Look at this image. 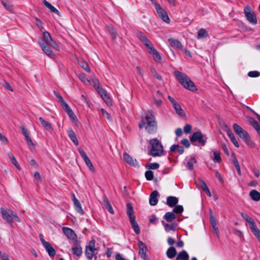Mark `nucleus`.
<instances>
[{
	"mask_svg": "<svg viewBox=\"0 0 260 260\" xmlns=\"http://www.w3.org/2000/svg\"><path fill=\"white\" fill-rule=\"evenodd\" d=\"M165 218L168 222H172L175 219L176 216L173 212H167L164 216Z\"/></svg>",
	"mask_w": 260,
	"mask_h": 260,
	"instance_id": "43",
	"label": "nucleus"
},
{
	"mask_svg": "<svg viewBox=\"0 0 260 260\" xmlns=\"http://www.w3.org/2000/svg\"><path fill=\"white\" fill-rule=\"evenodd\" d=\"M79 153L80 155L81 156L82 158L83 159L84 162L86 164V165L89 168V170L91 171H93L94 170V168L93 167V166L90 161L89 157L86 155V153L83 150H82L81 148H79L78 149Z\"/></svg>",
	"mask_w": 260,
	"mask_h": 260,
	"instance_id": "15",
	"label": "nucleus"
},
{
	"mask_svg": "<svg viewBox=\"0 0 260 260\" xmlns=\"http://www.w3.org/2000/svg\"><path fill=\"white\" fill-rule=\"evenodd\" d=\"M174 75L179 83L185 88L191 91L197 90V88L193 82L186 75L177 71L174 72Z\"/></svg>",
	"mask_w": 260,
	"mask_h": 260,
	"instance_id": "2",
	"label": "nucleus"
},
{
	"mask_svg": "<svg viewBox=\"0 0 260 260\" xmlns=\"http://www.w3.org/2000/svg\"><path fill=\"white\" fill-rule=\"evenodd\" d=\"M62 108L64 109V110L67 112L68 116L70 117L72 120L74 121L76 120V116L68 104L63 106Z\"/></svg>",
	"mask_w": 260,
	"mask_h": 260,
	"instance_id": "24",
	"label": "nucleus"
},
{
	"mask_svg": "<svg viewBox=\"0 0 260 260\" xmlns=\"http://www.w3.org/2000/svg\"><path fill=\"white\" fill-rule=\"evenodd\" d=\"M144 126L145 130L149 134H154L157 131V121L155 115L151 110L147 111L145 115L141 117V122L139 123V127L141 129Z\"/></svg>",
	"mask_w": 260,
	"mask_h": 260,
	"instance_id": "1",
	"label": "nucleus"
},
{
	"mask_svg": "<svg viewBox=\"0 0 260 260\" xmlns=\"http://www.w3.org/2000/svg\"><path fill=\"white\" fill-rule=\"evenodd\" d=\"M166 254L169 258H173L177 254V251L175 248L173 246L169 247L166 252Z\"/></svg>",
	"mask_w": 260,
	"mask_h": 260,
	"instance_id": "31",
	"label": "nucleus"
},
{
	"mask_svg": "<svg viewBox=\"0 0 260 260\" xmlns=\"http://www.w3.org/2000/svg\"><path fill=\"white\" fill-rule=\"evenodd\" d=\"M181 144L186 148H188L190 146V143L187 139H182L181 140Z\"/></svg>",
	"mask_w": 260,
	"mask_h": 260,
	"instance_id": "60",
	"label": "nucleus"
},
{
	"mask_svg": "<svg viewBox=\"0 0 260 260\" xmlns=\"http://www.w3.org/2000/svg\"><path fill=\"white\" fill-rule=\"evenodd\" d=\"M190 140L192 143L198 142L202 146H204L206 142L207 138L201 132H197L192 134Z\"/></svg>",
	"mask_w": 260,
	"mask_h": 260,
	"instance_id": "7",
	"label": "nucleus"
},
{
	"mask_svg": "<svg viewBox=\"0 0 260 260\" xmlns=\"http://www.w3.org/2000/svg\"><path fill=\"white\" fill-rule=\"evenodd\" d=\"M68 134L69 138L72 141L74 144L76 146H78L79 145L78 140L75 135L74 132L72 128H70L68 130Z\"/></svg>",
	"mask_w": 260,
	"mask_h": 260,
	"instance_id": "26",
	"label": "nucleus"
},
{
	"mask_svg": "<svg viewBox=\"0 0 260 260\" xmlns=\"http://www.w3.org/2000/svg\"><path fill=\"white\" fill-rule=\"evenodd\" d=\"M250 229L260 242V231L256 226L255 223L251 225H250Z\"/></svg>",
	"mask_w": 260,
	"mask_h": 260,
	"instance_id": "33",
	"label": "nucleus"
},
{
	"mask_svg": "<svg viewBox=\"0 0 260 260\" xmlns=\"http://www.w3.org/2000/svg\"><path fill=\"white\" fill-rule=\"evenodd\" d=\"M39 120L43 125V126L47 129V130H51L52 129L51 124L48 121H46L43 118L40 117L39 118Z\"/></svg>",
	"mask_w": 260,
	"mask_h": 260,
	"instance_id": "40",
	"label": "nucleus"
},
{
	"mask_svg": "<svg viewBox=\"0 0 260 260\" xmlns=\"http://www.w3.org/2000/svg\"><path fill=\"white\" fill-rule=\"evenodd\" d=\"M104 206L107 210L112 214H114V211L107 198L105 197L103 200Z\"/></svg>",
	"mask_w": 260,
	"mask_h": 260,
	"instance_id": "34",
	"label": "nucleus"
},
{
	"mask_svg": "<svg viewBox=\"0 0 260 260\" xmlns=\"http://www.w3.org/2000/svg\"><path fill=\"white\" fill-rule=\"evenodd\" d=\"M43 245L50 256L53 257L55 255L56 251L49 242L43 241Z\"/></svg>",
	"mask_w": 260,
	"mask_h": 260,
	"instance_id": "18",
	"label": "nucleus"
},
{
	"mask_svg": "<svg viewBox=\"0 0 260 260\" xmlns=\"http://www.w3.org/2000/svg\"><path fill=\"white\" fill-rule=\"evenodd\" d=\"M249 196L254 201L257 202L260 200V193L255 189H253L250 192Z\"/></svg>",
	"mask_w": 260,
	"mask_h": 260,
	"instance_id": "35",
	"label": "nucleus"
},
{
	"mask_svg": "<svg viewBox=\"0 0 260 260\" xmlns=\"http://www.w3.org/2000/svg\"><path fill=\"white\" fill-rule=\"evenodd\" d=\"M244 12L247 20L253 24H255L257 23V19L253 12L249 6L246 7L244 9Z\"/></svg>",
	"mask_w": 260,
	"mask_h": 260,
	"instance_id": "8",
	"label": "nucleus"
},
{
	"mask_svg": "<svg viewBox=\"0 0 260 260\" xmlns=\"http://www.w3.org/2000/svg\"><path fill=\"white\" fill-rule=\"evenodd\" d=\"M129 221L135 233L138 235L140 233V229L139 225L135 220V218L129 220Z\"/></svg>",
	"mask_w": 260,
	"mask_h": 260,
	"instance_id": "38",
	"label": "nucleus"
},
{
	"mask_svg": "<svg viewBox=\"0 0 260 260\" xmlns=\"http://www.w3.org/2000/svg\"><path fill=\"white\" fill-rule=\"evenodd\" d=\"M136 69H137V73L139 75H140L142 77H143L144 76V71L141 68V67H139V66H137L136 67Z\"/></svg>",
	"mask_w": 260,
	"mask_h": 260,
	"instance_id": "63",
	"label": "nucleus"
},
{
	"mask_svg": "<svg viewBox=\"0 0 260 260\" xmlns=\"http://www.w3.org/2000/svg\"><path fill=\"white\" fill-rule=\"evenodd\" d=\"M158 196V192L157 190L153 191L150 195L149 204L151 206H155L158 202L157 196Z\"/></svg>",
	"mask_w": 260,
	"mask_h": 260,
	"instance_id": "20",
	"label": "nucleus"
},
{
	"mask_svg": "<svg viewBox=\"0 0 260 260\" xmlns=\"http://www.w3.org/2000/svg\"><path fill=\"white\" fill-rule=\"evenodd\" d=\"M148 51L152 55L153 59L156 61L158 62L160 60L161 56L158 51L154 48V46L150 48Z\"/></svg>",
	"mask_w": 260,
	"mask_h": 260,
	"instance_id": "23",
	"label": "nucleus"
},
{
	"mask_svg": "<svg viewBox=\"0 0 260 260\" xmlns=\"http://www.w3.org/2000/svg\"><path fill=\"white\" fill-rule=\"evenodd\" d=\"M149 143L151 146L149 152L150 155L154 157H155L160 156L164 154V150L162 146L158 139H151L149 141Z\"/></svg>",
	"mask_w": 260,
	"mask_h": 260,
	"instance_id": "3",
	"label": "nucleus"
},
{
	"mask_svg": "<svg viewBox=\"0 0 260 260\" xmlns=\"http://www.w3.org/2000/svg\"><path fill=\"white\" fill-rule=\"evenodd\" d=\"M192 126L190 124H186L184 127V132L186 134H189L191 132Z\"/></svg>",
	"mask_w": 260,
	"mask_h": 260,
	"instance_id": "58",
	"label": "nucleus"
},
{
	"mask_svg": "<svg viewBox=\"0 0 260 260\" xmlns=\"http://www.w3.org/2000/svg\"><path fill=\"white\" fill-rule=\"evenodd\" d=\"M197 162V160L194 157H191L188 161L186 167L188 169L192 170L193 169V164Z\"/></svg>",
	"mask_w": 260,
	"mask_h": 260,
	"instance_id": "45",
	"label": "nucleus"
},
{
	"mask_svg": "<svg viewBox=\"0 0 260 260\" xmlns=\"http://www.w3.org/2000/svg\"><path fill=\"white\" fill-rule=\"evenodd\" d=\"M3 5L8 10L12 12V7L10 3L5 1L2 2Z\"/></svg>",
	"mask_w": 260,
	"mask_h": 260,
	"instance_id": "56",
	"label": "nucleus"
},
{
	"mask_svg": "<svg viewBox=\"0 0 260 260\" xmlns=\"http://www.w3.org/2000/svg\"><path fill=\"white\" fill-rule=\"evenodd\" d=\"M146 167L149 169L155 170L158 169L159 165L158 163L154 162L147 164Z\"/></svg>",
	"mask_w": 260,
	"mask_h": 260,
	"instance_id": "50",
	"label": "nucleus"
},
{
	"mask_svg": "<svg viewBox=\"0 0 260 260\" xmlns=\"http://www.w3.org/2000/svg\"><path fill=\"white\" fill-rule=\"evenodd\" d=\"M145 175L147 180H152L153 179V174L151 171H147L145 173Z\"/></svg>",
	"mask_w": 260,
	"mask_h": 260,
	"instance_id": "53",
	"label": "nucleus"
},
{
	"mask_svg": "<svg viewBox=\"0 0 260 260\" xmlns=\"http://www.w3.org/2000/svg\"><path fill=\"white\" fill-rule=\"evenodd\" d=\"M248 75L250 77H257L260 75V73L256 71H250L248 73Z\"/></svg>",
	"mask_w": 260,
	"mask_h": 260,
	"instance_id": "57",
	"label": "nucleus"
},
{
	"mask_svg": "<svg viewBox=\"0 0 260 260\" xmlns=\"http://www.w3.org/2000/svg\"><path fill=\"white\" fill-rule=\"evenodd\" d=\"M207 32L205 29L204 28H201L199 30L197 35V38L200 39L201 38L206 37L207 36Z\"/></svg>",
	"mask_w": 260,
	"mask_h": 260,
	"instance_id": "49",
	"label": "nucleus"
},
{
	"mask_svg": "<svg viewBox=\"0 0 260 260\" xmlns=\"http://www.w3.org/2000/svg\"><path fill=\"white\" fill-rule=\"evenodd\" d=\"M168 98L169 100L170 101V102L171 103V104H172L173 107L174 106H175L176 105H177L178 104H179V103L173 98H172L170 95H168Z\"/></svg>",
	"mask_w": 260,
	"mask_h": 260,
	"instance_id": "61",
	"label": "nucleus"
},
{
	"mask_svg": "<svg viewBox=\"0 0 260 260\" xmlns=\"http://www.w3.org/2000/svg\"><path fill=\"white\" fill-rule=\"evenodd\" d=\"M25 139L29 146H34V143L29 135L25 136Z\"/></svg>",
	"mask_w": 260,
	"mask_h": 260,
	"instance_id": "62",
	"label": "nucleus"
},
{
	"mask_svg": "<svg viewBox=\"0 0 260 260\" xmlns=\"http://www.w3.org/2000/svg\"><path fill=\"white\" fill-rule=\"evenodd\" d=\"M137 37L140 40L141 42L145 46L147 51L150 49L151 47H153L152 43L148 40L145 35H144L142 32L139 31L137 34Z\"/></svg>",
	"mask_w": 260,
	"mask_h": 260,
	"instance_id": "12",
	"label": "nucleus"
},
{
	"mask_svg": "<svg viewBox=\"0 0 260 260\" xmlns=\"http://www.w3.org/2000/svg\"><path fill=\"white\" fill-rule=\"evenodd\" d=\"M78 102L80 105H83L84 104H88V102L86 99V98L82 94L81 97L78 100Z\"/></svg>",
	"mask_w": 260,
	"mask_h": 260,
	"instance_id": "54",
	"label": "nucleus"
},
{
	"mask_svg": "<svg viewBox=\"0 0 260 260\" xmlns=\"http://www.w3.org/2000/svg\"><path fill=\"white\" fill-rule=\"evenodd\" d=\"M39 44L42 50L47 56L50 57H53L54 56L53 51L50 48V45L47 44L46 41L44 40L43 37L42 38L41 41L39 42Z\"/></svg>",
	"mask_w": 260,
	"mask_h": 260,
	"instance_id": "10",
	"label": "nucleus"
},
{
	"mask_svg": "<svg viewBox=\"0 0 260 260\" xmlns=\"http://www.w3.org/2000/svg\"><path fill=\"white\" fill-rule=\"evenodd\" d=\"M8 155L9 158L11 160L12 163L15 166V167L18 169L19 170H20L21 168L18 164L17 161L16 160L15 157H14V155L12 154V152H9L8 153Z\"/></svg>",
	"mask_w": 260,
	"mask_h": 260,
	"instance_id": "39",
	"label": "nucleus"
},
{
	"mask_svg": "<svg viewBox=\"0 0 260 260\" xmlns=\"http://www.w3.org/2000/svg\"><path fill=\"white\" fill-rule=\"evenodd\" d=\"M98 88L97 90L98 92L100 94L101 96L102 99L105 101V102L108 104H111V100L106 92L103 89V88L100 86L99 82H98Z\"/></svg>",
	"mask_w": 260,
	"mask_h": 260,
	"instance_id": "16",
	"label": "nucleus"
},
{
	"mask_svg": "<svg viewBox=\"0 0 260 260\" xmlns=\"http://www.w3.org/2000/svg\"><path fill=\"white\" fill-rule=\"evenodd\" d=\"M1 212L2 217L4 219H6L9 223H12L13 220H15L17 222H20V219L17 214L11 209H9L8 211L3 208H1Z\"/></svg>",
	"mask_w": 260,
	"mask_h": 260,
	"instance_id": "4",
	"label": "nucleus"
},
{
	"mask_svg": "<svg viewBox=\"0 0 260 260\" xmlns=\"http://www.w3.org/2000/svg\"><path fill=\"white\" fill-rule=\"evenodd\" d=\"M233 128L235 132L238 134L240 138L247 144L249 145L251 143L250 136L248 133L242 128L238 124L235 123L233 125Z\"/></svg>",
	"mask_w": 260,
	"mask_h": 260,
	"instance_id": "5",
	"label": "nucleus"
},
{
	"mask_svg": "<svg viewBox=\"0 0 260 260\" xmlns=\"http://www.w3.org/2000/svg\"><path fill=\"white\" fill-rule=\"evenodd\" d=\"M178 202V199L175 197L170 196L167 199V204L171 207L175 206Z\"/></svg>",
	"mask_w": 260,
	"mask_h": 260,
	"instance_id": "27",
	"label": "nucleus"
},
{
	"mask_svg": "<svg viewBox=\"0 0 260 260\" xmlns=\"http://www.w3.org/2000/svg\"><path fill=\"white\" fill-rule=\"evenodd\" d=\"M162 224L165 227V229L166 232H169L170 231H175L176 230L175 226L173 224H169L166 223L164 221H162Z\"/></svg>",
	"mask_w": 260,
	"mask_h": 260,
	"instance_id": "41",
	"label": "nucleus"
},
{
	"mask_svg": "<svg viewBox=\"0 0 260 260\" xmlns=\"http://www.w3.org/2000/svg\"><path fill=\"white\" fill-rule=\"evenodd\" d=\"M172 47L176 48L177 49H183V46L181 42L176 39L170 38L168 40Z\"/></svg>",
	"mask_w": 260,
	"mask_h": 260,
	"instance_id": "25",
	"label": "nucleus"
},
{
	"mask_svg": "<svg viewBox=\"0 0 260 260\" xmlns=\"http://www.w3.org/2000/svg\"><path fill=\"white\" fill-rule=\"evenodd\" d=\"M150 72L155 78H156L159 80H162L161 76L157 73L156 70L153 67H151Z\"/></svg>",
	"mask_w": 260,
	"mask_h": 260,
	"instance_id": "47",
	"label": "nucleus"
},
{
	"mask_svg": "<svg viewBox=\"0 0 260 260\" xmlns=\"http://www.w3.org/2000/svg\"><path fill=\"white\" fill-rule=\"evenodd\" d=\"M123 158L124 160L132 167H136L138 165L137 161L136 159H134L127 152H124L123 154Z\"/></svg>",
	"mask_w": 260,
	"mask_h": 260,
	"instance_id": "17",
	"label": "nucleus"
},
{
	"mask_svg": "<svg viewBox=\"0 0 260 260\" xmlns=\"http://www.w3.org/2000/svg\"><path fill=\"white\" fill-rule=\"evenodd\" d=\"M79 78L84 83L89 82V80L86 78V75L83 73L79 74Z\"/></svg>",
	"mask_w": 260,
	"mask_h": 260,
	"instance_id": "55",
	"label": "nucleus"
},
{
	"mask_svg": "<svg viewBox=\"0 0 260 260\" xmlns=\"http://www.w3.org/2000/svg\"><path fill=\"white\" fill-rule=\"evenodd\" d=\"M43 34L44 40L46 41L48 45L55 48L56 50H59L58 45L52 39L50 34L48 31H44Z\"/></svg>",
	"mask_w": 260,
	"mask_h": 260,
	"instance_id": "11",
	"label": "nucleus"
},
{
	"mask_svg": "<svg viewBox=\"0 0 260 260\" xmlns=\"http://www.w3.org/2000/svg\"><path fill=\"white\" fill-rule=\"evenodd\" d=\"M78 63L87 72L90 73L91 72L89 64L85 60L80 59L78 60Z\"/></svg>",
	"mask_w": 260,
	"mask_h": 260,
	"instance_id": "32",
	"label": "nucleus"
},
{
	"mask_svg": "<svg viewBox=\"0 0 260 260\" xmlns=\"http://www.w3.org/2000/svg\"><path fill=\"white\" fill-rule=\"evenodd\" d=\"M62 231L64 234L69 239L72 240L74 243H77L78 241L77 239V235L73 230L67 227H63Z\"/></svg>",
	"mask_w": 260,
	"mask_h": 260,
	"instance_id": "13",
	"label": "nucleus"
},
{
	"mask_svg": "<svg viewBox=\"0 0 260 260\" xmlns=\"http://www.w3.org/2000/svg\"><path fill=\"white\" fill-rule=\"evenodd\" d=\"M221 147H222V149H223V151L224 152V153L227 155H229L230 153H229V151L228 149V148L226 147V146L225 144H221Z\"/></svg>",
	"mask_w": 260,
	"mask_h": 260,
	"instance_id": "64",
	"label": "nucleus"
},
{
	"mask_svg": "<svg viewBox=\"0 0 260 260\" xmlns=\"http://www.w3.org/2000/svg\"><path fill=\"white\" fill-rule=\"evenodd\" d=\"M98 249L95 247V241L91 240L86 246L85 254L88 259L91 260L94 256L96 257Z\"/></svg>",
	"mask_w": 260,
	"mask_h": 260,
	"instance_id": "6",
	"label": "nucleus"
},
{
	"mask_svg": "<svg viewBox=\"0 0 260 260\" xmlns=\"http://www.w3.org/2000/svg\"><path fill=\"white\" fill-rule=\"evenodd\" d=\"M183 211V206L181 205H175V207L174 208L173 211L176 213H181Z\"/></svg>",
	"mask_w": 260,
	"mask_h": 260,
	"instance_id": "51",
	"label": "nucleus"
},
{
	"mask_svg": "<svg viewBox=\"0 0 260 260\" xmlns=\"http://www.w3.org/2000/svg\"><path fill=\"white\" fill-rule=\"evenodd\" d=\"M107 31L111 34L113 39L115 40L117 37V34L114 30L113 27L111 25H109L107 26Z\"/></svg>",
	"mask_w": 260,
	"mask_h": 260,
	"instance_id": "42",
	"label": "nucleus"
},
{
	"mask_svg": "<svg viewBox=\"0 0 260 260\" xmlns=\"http://www.w3.org/2000/svg\"><path fill=\"white\" fill-rule=\"evenodd\" d=\"M74 246L72 247V250L73 253L77 256H80L82 254V249L80 245L78 243V241L76 243H74Z\"/></svg>",
	"mask_w": 260,
	"mask_h": 260,
	"instance_id": "21",
	"label": "nucleus"
},
{
	"mask_svg": "<svg viewBox=\"0 0 260 260\" xmlns=\"http://www.w3.org/2000/svg\"><path fill=\"white\" fill-rule=\"evenodd\" d=\"M201 187L205 191V192L207 194V196H208L209 197L211 196V194L209 190V189L208 188L207 185H206V183L204 181H202L201 182Z\"/></svg>",
	"mask_w": 260,
	"mask_h": 260,
	"instance_id": "46",
	"label": "nucleus"
},
{
	"mask_svg": "<svg viewBox=\"0 0 260 260\" xmlns=\"http://www.w3.org/2000/svg\"><path fill=\"white\" fill-rule=\"evenodd\" d=\"M241 215L245 221H246L250 224V225H251L254 224V223H255L254 222V221L250 217H249L247 214H245L243 212H241Z\"/></svg>",
	"mask_w": 260,
	"mask_h": 260,
	"instance_id": "44",
	"label": "nucleus"
},
{
	"mask_svg": "<svg viewBox=\"0 0 260 260\" xmlns=\"http://www.w3.org/2000/svg\"><path fill=\"white\" fill-rule=\"evenodd\" d=\"M214 157L213 158V160L215 162H220L221 160V157L220 156V153L219 151H215L214 152Z\"/></svg>",
	"mask_w": 260,
	"mask_h": 260,
	"instance_id": "48",
	"label": "nucleus"
},
{
	"mask_svg": "<svg viewBox=\"0 0 260 260\" xmlns=\"http://www.w3.org/2000/svg\"><path fill=\"white\" fill-rule=\"evenodd\" d=\"M227 134H228V135L229 138L230 139L232 142L234 144V145L236 147H239V145L238 142L237 141L236 138L235 137L233 132L230 129H229L227 131Z\"/></svg>",
	"mask_w": 260,
	"mask_h": 260,
	"instance_id": "36",
	"label": "nucleus"
},
{
	"mask_svg": "<svg viewBox=\"0 0 260 260\" xmlns=\"http://www.w3.org/2000/svg\"><path fill=\"white\" fill-rule=\"evenodd\" d=\"M138 246L139 248V254L141 258L145 260H148V257L146 254L147 247L142 241L138 242Z\"/></svg>",
	"mask_w": 260,
	"mask_h": 260,
	"instance_id": "14",
	"label": "nucleus"
},
{
	"mask_svg": "<svg viewBox=\"0 0 260 260\" xmlns=\"http://www.w3.org/2000/svg\"><path fill=\"white\" fill-rule=\"evenodd\" d=\"M189 255L185 250L180 252L176 256V260H189Z\"/></svg>",
	"mask_w": 260,
	"mask_h": 260,
	"instance_id": "30",
	"label": "nucleus"
},
{
	"mask_svg": "<svg viewBox=\"0 0 260 260\" xmlns=\"http://www.w3.org/2000/svg\"><path fill=\"white\" fill-rule=\"evenodd\" d=\"M126 213L128 216L129 220L135 218L134 215V210L131 203H128L126 204Z\"/></svg>",
	"mask_w": 260,
	"mask_h": 260,
	"instance_id": "28",
	"label": "nucleus"
},
{
	"mask_svg": "<svg viewBox=\"0 0 260 260\" xmlns=\"http://www.w3.org/2000/svg\"><path fill=\"white\" fill-rule=\"evenodd\" d=\"M73 201L76 211L80 214L83 215L84 213V212L82 208L81 205L79 201L76 198L74 195L73 196Z\"/></svg>",
	"mask_w": 260,
	"mask_h": 260,
	"instance_id": "22",
	"label": "nucleus"
},
{
	"mask_svg": "<svg viewBox=\"0 0 260 260\" xmlns=\"http://www.w3.org/2000/svg\"><path fill=\"white\" fill-rule=\"evenodd\" d=\"M174 109L176 112V113L181 118H185L186 114L183 110L181 107L180 105L178 104L174 106Z\"/></svg>",
	"mask_w": 260,
	"mask_h": 260,
	"instance_id": "29",
	"label": "nucleus"
},
{
	"mask_svg": "<svg viewBox=\"0 0 260 260\" xmlns=\"http://www.w3.org/2000/svg\"><path fill=\"white\" fill-rule=\"evenodd\" d=\"M101 111L103 117L106 118L109 121L112 120V118L111 117L110 114L108 112H107L105 110H104V109H101Z\"/></svg>",
	"mask_w": 260,
	"mask_h": 260,
	"instance_id": "52",
	"label": "nucleus"
},
{
	"mask_svg": "<svg viewBox=\"0 0 260 260\" xmlns=\"http://www.w3.org/2000/svg\"><path fill=\"white\" fill-rule=\"evenodd\" d=\"M158 16L162 19V21L167 23L170 22V19L166 11L163 9L160 5H156L155 9Z\"/></svg>",
	"mask_w": 260,
	"mask_h": 260,
	"instance_id": "9",
	"label": "nucleus"
},
{
	"mask_svg": "<svg viewBox=\"0 0 260 260\" xmlns=\"http://www.w3.org/2000/svg\"><path fill=\"white\" fill-rule=\"evenodd\" d=\"M20 128L21 129L22 133L23 134L24 137L29 135L27 129L23 125H21L20 126Z\"/></svg>",
	"mask_w": 260,
	"mask_h": 260,
	"instance_id": "59",
	"label": "nucleus"
},
{
	"mask_svg": "<svg viewBox=\"0 0 260 260\" xmlns=\"http://www.w3.org/2000/svg\"><path fill=\"white\" fill-rule=\"evenodd\" d=\"M43 4L44 6L48 8L51 12H53L54 13L57 14V15H59V11L53 6L51 5V4H50L48 2H47L46 0H43Z\"/></svg>",
	"mask_w": 260,
	"mask_h": 260,
	"instance_id": "37",
	"label": "nucleus"
},
{
	"mask_svg": "<svg viewBox=\"0 0 260 260\" xmlns=\"http://www.w3.org/2000/svg\"><path fill=\"white\" fill-rule=\"evenodd\" d=\"M210 224L213 230V233L218 235L219 234V230L216 225V221L215 217L212 215V211H210Z\"/></svg>",
	"mask_w": 260,
	"mask_h": 260,
	"instance_id": "19",
	"label": "nucleus"
}]
</instances>
